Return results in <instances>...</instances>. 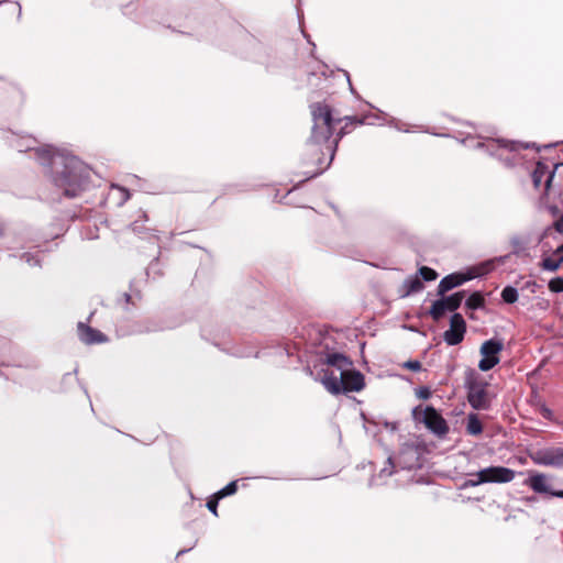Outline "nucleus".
<instances>
[{"mask_svg": "<svg viewBox=\"0 0 563 563\" xmlns=\"http://www.w3.org/2000/svg\"><path fill=\"white\" fill-rule=\"evenodd\" d=\"M35 154L43 163L49 161L54 170V181L67 197H76L85 187L88 169L74 156H64L53 153L51 147L35 150Z\"/></svg>", "mask_w": 563, "mask_h": 563, "instance_id": "nucleus-1", "label": "nucleus"}, {"mask_svg": "<svg viewBox=\"0 0 563 563\" xmlns=\"http://www.w3.org/2000/svg\"><path fill=\"white\" fill-rule=\"evenodd\" d=\"M465 388L467 389V400L475 410L489 409L495 395L488 390V383L481 379L474 369L465 373Z\"/></svg>", "mask_w": 563, "mask_h": 563, "instance_id": "nucleus-2", "label": "nucleus"}, {"mask_svg": "<svg viewBox=\"0 0 563 563\" xmlns=\"http://www.w3.org/2000/svg\"><path fill=\"white\" fill-rule=\"evenodd\" d=\"M311 113L313 118L312 140L316 143L329 141L334 129V119L330 108L327 104L317 103L311 107Z\"/></svg>", "mask_w": 563, "mask_h": 563, "instance_id": "nucleus-3", "label": "nucleus"}, {"mask_svg": "<svg viewBox=\"0 0 563 563\" xmlns=\"http://www.w3.org/2000/svg\"><path fill=\"white\" fill-rule=\"evenodd\" d=\"M412 415L415 420L424 423L431 432L439 437H443L449 432L445 419L433 407H416Z\"/></svg>", "mask_w": 563, "mask_h": 563, "instance_id": "nucleus-4", "label": "nucleus"}, {"mask_svg": "<svg viewBox=\"0 0 563 563\" xmlns=\"http://www.w3.org/2000/svg\"><path fill=\"white\" fill-rule=\"evenodd\" d=\"M471 476L475 477V479L472 478L467 482L471 486L486 483L501 484L511 482L515 478V472L504 466H489L471 474Z\"/></svg>", "mask_w": 563, "mask_h": 563, "instance_id": "nucleus-5", "label": "nucleus"}, {"mask_svg": "<svg viewBox=\"0 0 563 563\" xmlns=\"http://www.w3.org/2000/svg\"><path fill=\"white\" fill-rule=\"evenodd\" d=\"M504 344L499 340L490 339L485 341L479 350L481 361L478 362V368L483 372H488L495 367L499 361V354L503 351Z\"/></svg>", "mask_w": 563, "mask_h": 563, "instance_id": "nucleus-6", "label": "nucleus"}, {"mask_svg": "<svg viewBox=\"0 0 563 563\" xmlns=\"http://www.w3.org/2000/svg\"><path fill=\"white\" fill-rule=\"evenodd\" d=\"M463 298V292H455L440 300H435L430 309V314L434 320H440L446 311H454L457 309Z\"/></svg>", "mask_w": 563, "mask_h": 563, "instance_id": "nucleus-7", "label": "nucleus"}, {"mask_svg": "<svg viewBox=\"0 0 563 563\" xmlns=\"http://www.w3.org/2000/svg\"><path fill=\"white\" fill-rule=\"evenodd\" d=\"M466 324L460 313H454L450 319V329L444 332V341L449 345H456L463 341Z\"/></svg>", "mask_w": 563, "mask_h": 563, "instance_id": "nucleus-8", "label": "nucleus"}, {"mask_svg": "<svg viewBox=\"0 0 563 563\" xmlns=\"http://www.w3.org/2000/svg\"><path fill=\"white\" fill-rule=\"evenodd\" d=\"M556 167L558 165H555L554 168L551 169L547 164L539 162L532 172V181L534 187L539 189L543 184V191L548 192L552 179L554 177Z\"/></svg>", "mask_w": 563, "mask_h": 563, "instance_id": "nucleus-9", "label": "nucleus"}, {"mask_svg": "<svg viewBox=\"0 0 563 563\" xmlns=\"http://www.w3.org/2000/svg\"><path fill=\"white\" fill-rule=\"evenodd\" d=\"M342 377V394L350 391H360L364 388V376L353 365L341 373Z\"/></svg>", "mask_w": 563, "mask_h": 563, "instance_id": "nucleus-10", "label": "nucleus"}, {"mask_svg": "<svg viewBox=\"0 0 563 563\" xmlns=\"http://www.w3.org/2000/svg\"><path fill=\"white\" fill-rule=\"evenodd\" d=\"M533 492L539 494H549L553 497L563 498V489L562 490H553L551 489L548 477L544 474L536 473L529 476L525 482Z\"/></svg>", "mask_w": 563, "mask_h": 563, "instance_id": "nucleus-11", "label": "nucleus"}, {"mask_svg": "<svg viewBox=\"0 0 563 563\" xmlns=\"http://www.w3.org/2000/svg\"><path fill=\"white\" fill-rule=\"evenodd\" d=\"M484 274V272L474 271L468 274H451L449 276H445L438 286V291L440 295H443L451 290L454 287H457L462 285L463 283L475 278L477 276H481Z\"/></svg>", "mask_w": 563, "mask_h": 563, "instance_id": "nucleus-12", "label": "nucleus"}, {"mask_svg": "<svg viewBox=\"0 0 563 563\" xmlns=\"http://www.w3.org/2000/svg\"><path fill=\"white\" fill-rule=\"evenodd\" d=\"M323 376L320 379L323 387L332 395L342 394V377L340 372L333 369H323Z\"/></svg>", "mask_w": 563, "mask_h": 563, "instance_id": "nucleus-13", "label": "nucleus"}, {"mask_svg": "<svg viewBox=\"0 0 563 563\" xmlns=\"http://www.w3.org/2000/svg\"><path fill=\"white\" fill-rule=\"evenodd\" d=\"M78 335L80 340L87 344L102 343L107 340L100 331L87 327L81 322L78 324Z\"/></svg>", "mask_w": 563, "mask_h": 563, "instance_id": "nucleus-14", "label": "nucleus"}, {"mask_svg": "<svg viewBox=\"0 0 563 563\" xmlns=\"http://www.w3.org/2000/svg\"><path fill=\"white\" fill-rule=\"evenodd\" d=\"M325 363L336 369V372H344L352 366V362L340 353H332L327 356Z\"/></svg>", "mask_w": 563, "mask_h": 563, "instance_id": "nucleus-15", "label": "nucleus"}, {"mask_svg": "<svg viewBox=\"0 0 563 563\" xmlns=\"http://www.w3.org/2000/svg\"><path fill=\"white\" fill-rule=\"evenodd\" d=\"M466 430L472 435L481 434L483 431V426L477 415L470 413L467 417Z\"/></svg>", "mask_w": 563, "mask_h": 563, "instance_id": "nucleus-16", "label": "nucleus"}, {"mask_svg": "<svg viewBox=\"0 0 563 563\" xmlns=\"http://www.w3.org/2000/svg\"><path fill=\"white\" fill-rule=\"evenodd\" d=\"M563 263V256H552L543 258L541 266L545 271L555 272L560 265Z\"/></svg>", "mask_w": 563, "mask_h": 563, "instance_id": "nucleus-17", "label": "nucleus"}, {"mask_svg": "<svg viewBox=\"0 0 563 563\" xmlns=\"http://www.w3.org/2000/svg\"><path fill=\"white\" fill-rule=\"evenodd\" d=\"M406 295L420 291L423 288L422 282L418 277H411L405 282Z\"/></svg>", "mask_w": 563, "mask_h": 563, "instance_id": "nucleus-18", "label": "nucleus"}, {"mask_svg": "<svg viewBox=\"0 0 563 563\" xmlns=\"http://www.w3.org/2000/svg\"><path fill=\"white\" fill-rule=\"evenodd\" d=\"M501 298L507 303H514L518 300V291L511 286H507L501 291Z\"/></svg>", "mask_w": 563, "mask_h": 563, "instance_id": "nucleus-19", "label": "nucleus"}, {"mask_svg": "<svg viewBox=\"0 0 563 563\" xmlns=\"http://www.w3.org/2000/svg\"><path fill=\"white\" fill-rule=\"evenodd\" d=\"M466 306L470 309H478L484 306V298L479 292L472 294L467 300Z\"/></svg>", "mask_w": 563, "mask_h": 563, "instance_id": "nucleus-20", "label": "nucleus"}, {"mask_svg": "<svg viewBox=\"0 0 563 563\" xmlns=\"http://www.w3.org/2000/svg\"><path fill=\"white\" fill-rule=\"evenodd\" d=\"M238 490V481H233L231 483H229L225 487H223L222 489L218 490L216 494H217V498H224L227 496H231L233 494H235Z\"/></svg>", "mask_w": 563, "mask_h": 563, "instance_id": "nucleus-21", "label": "nucleus"}, {"mask_svg": "<svg viewBox=\"0 0 563 563\" xmlns=\"http://www.w3.org/2000/svg\"><path fill=\"white\" fill-rule=\"evenodd\" d=\"M419 273H420L421 277L427 282L434 280L438 277V274L435 273V271L430 267H427V266L421 267L419 269Z\"/></svg>", "mask_w": 563, "mask_h": 563, "instance_id": "nucleus-22", "label": "nucleus"}, {"mask_svg": "<svg viewBox=\"0 0 563 563\" xmlns=\"http://www.w3.org/2000/svg\"><path fill=\"white\" fill-rule=\"evenodd\" d=\"M549 289L553 292H562L563 291V278L556 277L549 282Z\"/></svg>", "mask_w": 563, "mask_h": 563, "instance_id": "nucleus-23", "label": "nucleus"}, {"mask_svg": "<svg viewBox=\"0 0 563 563\" xmlns=\"http://www.w3.org/2000/svg\"><path fill=\"white\" fill-rule=\"evenodd\" d=\"M221 498H217V494H214L208 501V509L214 515L218 516V503Z\"/></svg>", "mask_w": 563, "mask_h": 563, "instance_id": "nucleus-24", "label": "nucleus"}, {"mask_svg": "<svg viewBox=\"0 0 563 563\" xmlns=\"http://www.w3.org/2000/svg\"><path fill=\"white\" fill-rule=\"evenodd\" d=\"M421 363L419 361H408L404 364L405 368H408L413 372H418L421 369Z\"/></svg>", "mask_w": 563, "mask_h": 563, "instance_id": "nucleus-25", "label": "nucleus"}, {"mask_svg": "<svg viewBox=\"0 0 563 563\" xmlns=\"http://www.w3.org/2000/svg\"><path fill=\"white\" fill-rule=\"evenodd\" d=\"M545 457H563V448L552 450Z\"/></svg>", "mask_w": 563, "mask_h": 563, "instance_id": "nucleus-26", "label": "nucleus"}, {"mask_svg": "<svg viewBox=\"0 0 563 563\" xmlns=\"http://www.w3.org/2000/svg\"><path fill=\"white\" fill-rule=\"evenodd\" d=\"M541 464H550V465H561L563 464V460H536Z\"/></svg>", "mask_w": 563, "mask_h": 563, "instance_id": "nucleus-27", "label": "nucleus"}, {"mask_svg": "<svg viewBox=\"0 0 563 563\" xmlns=\"http://www.w3.org/2000/svg\"><path fill=\"white\" fill-rule=\"evenodd\" d=\"M418 396L422 399H427L429 398L430 396V390L428 388H421L419 391H418Z\"/></svg>", "mask_w": 563, "mask_h": 563, "instance_id": "nucleus-28", "label": "nucleus"}, {"mask_svg": "<svg viewBox=\"0 0 563 563\" xmlns=\"http://www.w3.org/2000/svg\"><path fill=\"white\" fill-rule=\"evenodd\" d=\"M554 228L558 232H563V217L554 223Z\"/></svg>", "mask_w": 563, "mask_h": 563, "instance_id": "nucleus-29", "label": "nucleus"}, {"mask_svg": "<svg viewBox=\"0 0 563 563\" xmlns=\"http://www.w3.org/2000/svg\"><path fill=\"white\" fill-rule=\"evenodd\" d=\"M554 256L559 257V256H563V244L560 245L555 251H554Z\"/></svg>", "mask_w": 563, "mask_h": 563, "instance_id": "nucleus-30", "label": "nucleus"}, {"mask_svg": "<svg viewBox=\"0 0 563 563\" xmlns=\"http://www.w3.org/2000/svg\"><path fill=\"white\" fill-rule=\"evenodd\" d=\"M512 244L517 247L520 245V240L518 238L512 239Z\"/></svg>", "mask_w": 563, "mask_h": 563, "instance_id": "nucleus-31", "label": "nucleus"}, {"mask_svg": "<svg viewBox=\"0 0 563 563\" xmlns=\"http://www.w3.org/2000/svg\"><path fill=\"white\" fill-rule=\"evenodd\" d=\"M393 462H394V460H391V459H388V460H387V463H388V464H390V465L393 466V468H394V467H395V465H394V463H393Z\"/></svg>", "mask_w": 563, "mask_h": 563, "instance_id": "nucleus-32", "label": "nucleus"}, {"mask_svg": "<svg viewBox=\"0 0 563 563\" xmlns=\"http://www.w3.org/2000/svg\"><path fill=\"white\" fill-rule=\"evenodd\" d=\"M413 466H415L413 464L409 465V467H413ZM416 466L421 467V464H417Z\"/></svg>", "mask_w": 563, "mask_h": 563, "instance_id": "nucleus-33", "label": "nucleus"}, {"mask_svg": "<svg viewBox=\"0 0 563 563\" xmlns=\"http://www.w3.org/2000/svg\"><path fill=\"white\" fill-rule=\"evenodd\" d=\"M18 148L20 152H23L24 150L22 148V146L18 145Z\"/></svg>", "mask_w": 563, "mask_h": 563, "instance_id": "nucleus-34", "label": "nucleus"}]
</instances>
